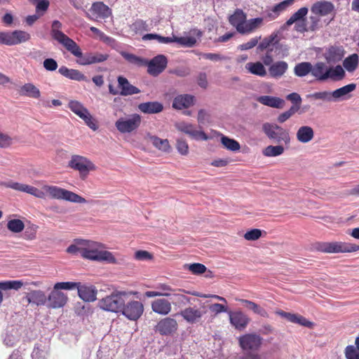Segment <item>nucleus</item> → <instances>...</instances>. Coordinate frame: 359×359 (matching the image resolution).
I'll return each instance as SVG.
<instances>
[{
  "label": "nucleus",
  "mask_w": 359,
  "mask_h": 359,
  "mask_svg": "<svg viewBox=\"0 0 359 359\" xmlns=\"http://www.w3.org/2000/svg\"><path fill=\"white\" fill-rule=\"evenodd\" d=\"M0 185L10 188L13 190L29 194L39 198H44L46 193L54 199L65 200L67 201L76 203H86V200L82 196L61 187L53 185H44L43 191L40 190L33 186L25 184H22L13 181L1 182Z\"/></svg>",
  "instance_id": "nucleus-1"
},
{
  "label": "nucleus",
  "mask_w": 359,
  "mask_h": 359,
  "mask_svg": "<svg viewBox=\"0 0 359 359\" xmlns=\"http://www.w3.org/2000/svg\"><path fill=\"white\" fill-rule=\"evenodd\" d=\"M311 76L316 81L324 82L329 79L338 81L346 77L344 69L339 65L334 67H328L323 62H317L312 64Z\"/></svg>",
  "instance_id": "nucleus-2"
},
{
  "label": "nucleus",
  "mask_w": 359,
  "mask_h": 359,
  "mask_svg": "<svg viewBox=\"0 0 359 359\" xmlns=\"http://www.w3.org/2000/svg\"><path fill=\"white\" fill-rule=\"evenodd\" d=\"M82 257L91 261L116 264V259L114 255L105 250L104 245L98 242L88 241L87 245L82 250Z\"/></svg>",
  "instance_id": "nucleus-3"
},
{
  "label": "nucleus",
  "mask_w": 359,
  "mask_h": 359,
  "mask_svg": "<svg viewBox=\"0 0 359 359\" xmlns=\"http://www.w3.org/2000/svg\"><path fill=\"white\" fill-rule=\"evenodd\" d=\"M128 297V292L116 291L100 299L98 302V306L104 311L121 313Z\"/></svg>",
  "instance_id": "nucleus-4"
},
{
  "label": "nucleus",
  "mask_w": 359,
  "mask_h": 359,
  "mask_svg": "<svg viewBox=\"0 0 359 359\" xmlns=\"http://www.w3.org/2000/svg\"><path fill=\"white\" fill-rule=\"evenodd\" d=\"M189 36L181 37H177L175 35H173L172 37L163 36L158 34L156 41L159 43L164 44L175 42L182 46L192 48L196 45L197 40L202 36V32L197 29H193L189 31Z\"/></svg>",
  "instance_id": "nucleus-5"
},
{
  "label": "nucleus",
  "mask_w": 359,
  "mask_h": 359,
  "mask_svg": "<svg viewBox=\"0 0 359 359\" xmlns=\"http://www.w3.org/2000/svg\"><path fill=\"white\" fill-rule=\"evenodd\" d=\"M71 50H69L73 55L78 57L77 62L81 65H90L95 63H100L106 61L109 58V55L100 53H88L83 54L80 47L76 43L74 44Z\"/></svg>",
  "instance_id": "nucleus-6"
},
{
  "label": "nucleus",
  "mask_w": 359,
  "mask_h": 359,
  "mask_svg": "<svg viewBox=\"0 0 359 359\" xmlns=\"http://www.w3.org/2000/svg\"><path fill=\"white\" fill-rule=\"evenodd\" d=\"M262 130L269 140L275 142H284L285 144L290 142L288 131L276 123H264Z\"/></svg>",
  "instance_id": "nucleus-7"
},
{
  "label": "nucleus",
  "mask_w": 359,
  "mask_h": 359,
  "mask_svg": "<svg viewBox=\"0 0 359 359\" xmlns=\"http://www.w3.org/2000/svg\"><path fill=\"white\" fill-rule=\"evenodd\" d=\"M68 165L72 169L79 171L82 178L86 177L90 171L95 170V165L91 161L80 155H72Z\"/></svg>",
  "instance_id": "nucleus-8"
},
{
  "label": "nucleus",
  "mask_w": 359,
  "mask_h": 359,
  "mask_svg": "<svg viewBox=\"0 0 359 359\" xmlns=\"http://www.w3.org/2000/svg\"><path fill=\"white\" fill-rule=\"evenodd\" d=\"M319 250L326 253L353 252L359 250V245L345 242H330L320 244Z\"/></svg>",
  "instance_id": "nucleus-9"
},
{
  "label": "nucleus",
  "mask_w": 359,
  "mask_h": 359,
  "mask_svg": "<svg viewBox=\"0 0 359 359\" xmlns=\"http://www.w3.org/2000/svg\"><path fill=\"white\" fill-rule=\"evenodd\" d=\"M141 121L140 114H133L128 117L118 118L115 123V126L121 133H130L140 127Z\"/></svg>",
  "instance_id": "nucleus-10"
},
{
  "label": "nucleus",
  "mask_w": 359,
  "mask_h": 359,
  "mask_svg": "<svg viewBox=\"0 0 359 359\" xmlns=\"http://www.w3.org/2000/svg\"><path fill=\"white\" fill-rule=\"evenodd\" d=\"M62 27V25L59 20H53L51 25L50 35L54 40L69 51L76 42L61 31Z\"/></svg>",
  "instance_id": "nucleus-11"
},
{
  "label": "nucleus",
  "mask_w": 359,
  "mask_h": 359,
  "mask_svg": "<svg viewBox=\"0 0 359 359\" xmlns=\"http://www.w3.org/2000/svg\"><path fill=\"white\" fill-rule=\"evenodd\" d=\"M143 312L144 305L141 302L137 300H127L121 314L130 320L136 321L142 316Z\"/></svg>",
  "instance_id": "nucleus-12"
},
{
  "label": "nucleus",
  "mask_w": 359,
  "mask_h": 359,
  "mask_svg": "<svg viewBox=\"0 0 359 359\" xmlns=\"http://www.w3.org/2000/svg\"><path fill=\"white\" fill-rule=\"evenodd\" d=\"M239 345L245 351H257L262 343V338L256 334H245L238 339Z\"/></svg>",
  "instance_id": "nucleus-13"
},
{
  "label": "nucleus",
  "mask_w": 359,
  "mask_h": 359,
  "mask_svg": "<svg viewBox=\"0 0 359 359\" xmlns=\"http://www.w3.org/2000/svg\"><path fill=\"white\" fill-rule=\"evenodd\" d=\"M89 12L86 13L87 17L94 20L105 19L111 15V11L109 6L101 1L93 3L89 9Z\"/></svg>",
  "instance_id": "nucleus-14"
},
{
  "label": "nucleus",
  "mask_w": 359,
  "mask_h": 359,
  "mask_svg": "<svg viewBox=\"0 0 359 359\" xmlns=\"http://www.w3.org/2000/svg\"><path fill=\"white\" fill-rule=\"evenodd\" d=\"M176 128L189 135L192 139L196 140H208L209 137L202 130H198L195 126L189 123L180 122L175 125Z\"/></svg>",
  "instance_id": "nucleus-15"
},
{
  "label": "nucleus",
  "mask_w": 359,
  "mask_h": 359,
  "mask_svg": "<svg viewBox=\"0 0 359 359\" xmlns=\"http://www.w3.org/2000/svg\"><path fill=\"white\" fill-rule=\"evenodd\" d=\"M229 321L238 330H243L249 324L250 319L241 311L228 312Z\"/></svg>",
  "instance_id": "nucleus-16"
},
{
  "label": "nucleus",
  "mask_w": 359,
  "mask_h": 359,
  "mask_svg": "<svg viewBox=\"0 0 359 359\" xmlns=\"http://www.w3.org/2000/svg\"><path fill=\"white\" fill-rule=\"evenodd\" d=\"M205 313V311L198 309L196 306H189L182 310L180 315L187 323L189 324H196L201 320Z\"/></svg>",
  "instance_id": "nucleus-17"
},
{
  "label": "nucleus",
  "mask_w": 359,
  "mask_h": 359,
  "mask_svg": "<svg viewBox=\"0 0 359 359\" xmlns=\"http://www.w3.org/2000/svg\"><path fill=\"white\" fill-rule=\"evenodd\" d=\"M311 11L317 15L326 16L328 15H335V6L330 2L327 1H319L314 3L311 8Z\"/></svg>",
  "instance_id": "nucleus-18"
},
{
  "label": "nucleus",
  "mask_w": 359,
  "mask_h": 359,
  "mask_svg": "<svg viewBox=\"0 0 359 359\" xmlns=\"http://www.w3.org/2000/svg\"><path fill=\"white\" fill-rule=\"evenodd\" d=\"M167 58L163 55H158L151 59L148 63V72L152 76H158L166 67Z\"/></svg>",
  "instance_id": "nucleus-19"
},
{
  "label": "nucleus",
  "mask_w": 359,
  "mask_h": 359,
  "mask_svg": "<svg viewBox=\"0 0 359 359\" xmlns=\"http://www.w3.org/2000/svg\"><path fill=\"white\" fill-rule=\"evenodd\" d=\"M67 301V297L64 292L53 288L47 297V306L52 309L62 308Z\"/></svg>",
  "instance_id": "nucleus-20"
},
{
  "label": "nucleus",
  "mask_w": 359,
  "mask_h": 359,
  "mask_svg": "<svg viewBox=\"0 0 359 359\" xmlns=\"http://www.w3.org/2000/svg\"><path fill=\"white\" fill-rule=\"evenodd\" d=\"M177 329L176 320L171 318H165L161 320L156 326V331L162 335H169Z\"/></svg>",
  "instance_id": "nucleus-21"
},
{
  "label": "nucleus",
  "mask_w": 359,
  "mask_h": 359,
  "mask_svg": "<svg viewBox=\"0 0 359 359\" xmlns=\"http://www.w3.org/2000/svg\"><path fill=\"white\" fill-rule=\"evenodd\" d=\"M345 50L342 46H330L326 49L324 57L327 63H336L344 57Z\"/></svg>",
  "instance_id": "nucleus-22"
},
{
  "label": "nucleus",
  "mask_w": 359,
  "mask_h": 359,
  "mask_svg": "<svg viewBox=\"0 0 359 359\" xmlns=\"http://www.w3.org/2000/svg\"><path fill=\"white\" fill-rule=\"evenodd\" d=\"M355 88L356 84L352 83L332 91L334 102L348 100L351 97L350 93Z\"/></svg>",
  "instance_id": "nucleus-23"
},
{
  "label": "nucleus",
  "mask_w": 359,
  "mask_h": 359,
  "mask_svg": "<svg viewBox=\"0 0 359 359\" xmlns=\"http://www.w3.org/2000/svg\"><path fill=\"white\" fill-rule=\"evenodd\" d=\"M78 294L85 302H93L96 299L97 290L93 285H81L78 283Z\"/></svg>",
  "instance_id": "nucleus-24"
},
{
  "label": "nucleus",
  "mask_w": 359,
  "mask_h": 359,
  "mask_svg": "<svg viewBox=\"0 0 359 359\" xmlns=\"http://www.w3.org/2000/svg\"><path fill=\"white\" fill-rule=\"evenodd\" d=\"M152 311L159 315H168L172 310L170 301L165 299H157L151 302Z\"/></svg>",
  "instance_id": "nucleus-25"
},
{
  "label": "nucleus",
  "mask_w": 359,
  "mask_h": 359,
  "mask_svg": "<svg viewBox=\"0 0 359 359\" xmlns=\"http://www.w3.org/2000/svg\"><path fill=\"white\" fill-rule=\"evenodd\" d=\"M118 86L121 91L119 94L123 96L132 95L140 93V90L130 83L128 80L123 76L118 77Z\"/></svg>",
  "instance_id": "nucleus-26"
},
{
  "label": "nucleus",
  "mask_w": 359,
  "mask_h": 359,
  "mask_svg": "<svg viewBox=\"0 0 359 359\" xmlns=\"http://www.w3.org/2000/svg\"><path fill=\"white\" fill-rule=\"evenodd\" d=\"M58 72L63 76L77 81H88L87 77L78 69H69L65 66L59 68Z\"/></svg>",
  "instance_id": "nucleus-27"
},
{
  "label": "nucleus",
  "mask_w": 359,
  "mask_h": 359,
  "mask_svg": "<svg viewBox=\"0 0 359 359\" xmlns=\"http://www.w3.org/2000/svg\"><path fill=\"white\" fill-rule=\"evenodd\" d=\"M194 97L189 94L180 95L172 102V107L176 109H187L194 104Z\"/></svg>",
  "instance_id": "nucleus-28"
},
{
  "label": "nucleus",
  "mask_w": 359,
  "mask_h": 359,
  "mask_svg": "<svg viewBox=\"0 0 359 359\" xmlns=\"http://www.w3.org/2000/svg\"><path fill=\"white\" fill-rule=\"evenodd\" d=\"M138 109L144 114H158L163 111V104L157 101L142 102L138 104Z\"/></svg>",
  "instance_id": "nucleus-29"
},
{
  "label": "nucleus",
  "mask_w": 359,
  "mask_h": 359,
  "mask_svg": "<svg viewBox=\"0 0 359 359\" xmlns=\"http://www.w3.org/2000/svg\"><path fill=\"white\" fill-rule=\"evenodd\" d=\"M25 298L29 304L36 306L44 305L47 302V297L41 290H32L27 294Z\"/></svg>",
  "instance_id": "nucleus-30"
},
{
  "label": "nucleus",
  "mask_w": 359,
  "mask_h": 359,
  "mask_svg": "<svg viewBox=\"0 0 359 359\" xmlns=\"http://www.w3.org/2000/svg\"><path fill=\"white\" fill-rule=\"evenodd\" d=\"M314 137V131L311 126H301L297 131V140L303 144L309 142Z\"/></svg>",
  "instance_id": "nucleus-31"
},
{
  "label": "nucleus",
  "mask_w": 359,
  "mask_h": 359,
  "mask_svg": "<svg viewBox=\"0 0 359 359\" xmlns=\"http://www.w3.org/2000/svg\"><path fill=\"white\" fill-rule=\"evenodd\" d=\"M10 46H15L28 41L31 39V35L22 30H14L10 32Z\"/></svg>",
  "instance_id": "nucleus-32"
},
{
  "label": "nucleus",
  "mask_w": 359,
  "mask_h": 359,
  "mask_svg": "<svg viewBox=\"0 0 359 359\" xmlns=\"http://www.w3.org/2000/svg\"><path fill=\"white\" fill-rule=\"evenodd\" d=\"M294 0H284L282 2L276 4L267 13L269 20H275L279 15L285 11L290 6L294 3Z\"/></svg>",
  "instance_id": "nucleus-33"
},
{
  "label": "nucleus",
  "mask_w": 359,
  "mask_h": 359,
  "mask_svg": "<svg viewBox=\"0 0 359 359\" xmlns=\"http://www.w3.org/2000/svg\"><path fill=\"white\" fill-rule=\"evenodd\" d=\"M257 101L264 105L277 109L282 108L284 104L283 99L269 95L259 96L257 98Z\"/></svg>",
  "instance_id": "nucleus-34"
},
{
  "label": "nucleus",
  "mask_w": 359,
  "mask_h": 359,
  "mask_svg": "<svg viewBox=\"0 0 359 359\" xmlns=\"http://www.w3.org/2000/svg\"><path fill=\"white\" fill-rule=\"evenodd\" d=\"M245 19L246 15L244 12L241 9H237L234 13L229 17V22L236 27L238 32L241 33Z\"/></svg>",
  "instance_id": "nucleus-35"
},
{
  "label": "nucleus",
  "mask_w": 359,
  "mask_h": 359,
  "mask_svg": "<svg viewBox=\"0 0 359 359\" xmlns=\"http://www.w3.org/2000/svg\"><path fill=\"white\" fill-rule=\"evenodd\" d=\"M288 65L285 61H278L273 63L269 68V72L273 78L281 77L287 70Z\"/></svg>",
  "instance_id": "nucleus-36"
},
{
  "label": "nucleus",
  "mask_w": 359,
  "mask_h": 359,
  "mask_svg": "<svg viewBox=\"0 0 359 359\" xmlns=\"http://www.w3.org/2000/svg\"><path fill=\"white\" fill-rule=\"evenodd\" d=\"M49 351V345L44 343H38L35 345L32 353V359H47Z\"/></svg>",
  "instance_id": "nucleus-37"
},
{
  "label": "nucleus",
  "mask_w": 359,
  "mask_h": 359,
  "mask_svg": "<svg viewBox=\"0 0 359 359\" xmlns=\"http://www.w3.org/2000/svg\"><path fill=\"white\" fill-rule=\"evenodd\" d=\"M148 140L158 149L163 151L169 152L170 146L167 139H161L157 136L147 135Z\"/></svg>",
  "instance_id": "nucleus-38"
},
{
  "label": "nucleus",
  "mask_w": 359,
  "mask_h": 359,
  "mask_svg": "<svg viewBox=\"0 0 359 359\" xmlns=\"http://www.w3.org/2000/svg\"><path fill=\"white\" fill-rule=\"evenodd\" d=\"M21 95L37 99L41 96L39 89L33 83H28L23 85L20 90Z\"/></svg>",
  "instance_id": "nucleus-39"
},
{
  "label": "nucleus",
  "mask_w": 359,
  "mask_h": 359,
  "mask_svg": "<svg viewBox=\"0 0 359 359\" xmlns=\"http://www.w3.org/2000/svg\"><path fill=\"white\" fill-rule=\"evenodd\" d=\"M308 12V8L302 7L290 16L284 25L289 27L297 22L306 21V16Z\"/></svg>",
  "instance_id": "nucleus-40"
},
{
  "label": "nucleus",
  "mask_w": 359,
  "mask_h": 359,
  "mask_svg": "<svg viewBox=\"0 0 359 359\" xmlns=\"http://www.w3.org/2000/svg\"><path fill=\"white\" fill-rule=\"evenodd\" d=\"M263 22V18H256L249 20L245 21L244 25L242 27V30L240 34H249L261 26Z\"/></svg>",
  "instance_id": "nucleus-41"
},
{
  "label": "nucleus",
  "mask_w": 359,
  "mask_h": 359,
  "mask_svg": "<svg viewBox=\"0 0 359 359\" xmlns=\"http://www.w3.org/2000/svg\"><path fill=\"white\" fill-rule=\"evenodd\" d=\"M236 300L241 302L245 306V307L252 310L255 313L258 314L262 317H268V313L266 311L255 302L244 299H236Z\"/></svg>",
  "instance_id": "nucleus-42"
},
{
  "label": "nucleus",
  "mask_w": 359,
  "mask_h": 359,
  "mask_svg": "<svg viewBox=\"0 0 359 359\" xmlns=\"http://www.w3.org/2000/svg\"><path fill=\"white\" fill-rule=\"evenodd\" d=\"M245 69L254 75L259 76H265L266 75V69L260 62H248L245 65Z\"/></svg>",
  "instance_id": "nucleus-43"
},
{
  "label": "nucleus",
  "mask_w": 359,
  "mask_h": 359,
  "mask_svg": "<svg viewBox=\"0 0 359 359\" xmlns=\"http://www.w3.org/2000/svg\"><path fill=\"white\" fill-rule=\"evenodd\" d=\"M359 64L358 55L351 54L346 57L343 61V67L348 72H353Z\"/></svg>",
  "instance_id": "nucleus-44"
},
{
  "label": "nucleus",
  "mask_w": 359,
  "mask_h": 359,
  "mask_svg": "<svg viewBox=\"0 0 359 359\" xmlns=\"http://www.w3.org/2000/svg\"><path fill=\"white\" fill-rule=\"evenodd\" d=\"M312 64L309 62H302L295 65L294 73L297 76L304 77L309 73L311 74Z\"/></svg>",
  "instance_id": "nucleus-45"
},
{
  "label": "nucleus",
  "mask_w": 359,
  "mask_h": 359,
  "mask_svg": "<svg viewBox=\"0 0 359 359\" xmlns=\"http://www.w3.org/2000/svg\"><path fill=\"white\" fill-rule=\"evenodd\" d=\"M307 97L314 100H322L328 102H334L332 91L328 90L315 92L307 95Z\"/></svg>",
  "instance_id": "nucleus-46"
},
{
  "label": "nucleus",
  "mask_w": 359,
  "mask_h": 359,
  "mask_svg": "<svg viewBox=\"0 0 359 359\" xmlns=\"http://www.w3.org/2000/svg\"><path fill=\"white\" fill-rule=\"evenodd\" d=\"M284 147L282 145H269L264 148L262 151V154L264 156L266 157H276L280 156L284 152Z\"/></svg>",
  "instance_id": "nucleus-47"
},
{
  "label": "nucleus",
  "mask_w": 359,
  "mask_h": 359,
  "mask_svg": "<svg viewBox=\"0 0 359 359\" xmlns=\"http://www.w3.org/2000/svg\"><path fill=\"white\" fill-rule=\"evenodd\" d=\"M156 288L159 290L161 297H171L175 292H182L187 294L188 291L183 289H173L169 285L165 283H159L156 286Z\"/></svg>",
  "instance_id": "nucleus-48"
},
{
  "label": "nucleus",
  "mask_w": 359,
  "mask_h": 359,
  "mask_svg": "<svg viewBox=\"0 0 359 359\" xmlns=\"http://www.w3.org/2000/svg\"><path fill=\"white\" fill-rule=\"evenodd\" d=\"M221 143L226 149L231 151H238L241 148L238 141L223 135L221 137Z\"/></svg>",
  "instance_id": "nucleus-49"
},
{
  "label": "nucleus",
  "mask_w": 359,
  "mask_h": 359,
  "mask_svg": "<svg viewBox=\"0 0 359 359\" xmlns=\"http://www.w3.org/2000/svg\"><path fill=\"white\" fill-rule=\"evenodd\" d=\"M69 108L76 114L79 118L86 113L88 109L86 108L80 102L76 100H71L68 104Z\"/></svg>",
  "instance_id": "nucleus-50"
},
{
  "label": "nucleus",
  "mask_w": 359,
  "mask_h": 359,
  "mask_svg": "<svg viewBox=\"0 0 359 359\" xmlns=\"http://www.w3.org/2000/svg\"><path fill=\"white\" fill-rule=\"evenodd\" d=\"M130 29L135 33H142L150 29L149 25L146 21L141 19L136 20L131 25Z\"/></svg>",
  "instance_id": "nucleus-51"
},
{
  "label": "nucleus",
  "mask_w": 359,
  "mask_h": 359,
  "mask_svg": "<svg viewBox=\"0 0 359 359\" xmlns=\"http://www.w3.org/2000/svg\"><path fill=\"white\" fill-rule=\"evenodd\" d=\"M7 228L11 232L20 233L24 229L25 224L21 219H13L8 222Z\"/></svg>",
  "instance_id": "nucleus-52"
},
{
  "label": "nucleus",
  "mask_w": 359,
  "mask_h": 359,
  "mask_svg": "<svg viewBox=\"0 0 359 359\" xmlns=\"http://www.w3.org/2000/svg\"><path fill=\"white\" fill-rule=\"evenodd\" d=\"M23 285H24V283L22 280H19L3 281V282H0V289L4 290H11V289L18 290Z\"/></svg>",
  "instance_id": "nucleus-53"
},
{
  "label": "nucleus",
  "mask_w": 359,
  "mask_h": 359,
  "mask_svg": "<svg viewBox=\"0 0 359 359\" xmlns=\"http://www.w3.org/2000/svg\"><path fill=\"white\" fill-rule=\"evenodd\" d=\"M114 355V351L108 346H100L97 351V359H113Z\"/></svg>",
  "instance_id": "nucleus-54"
},
{
  "label": "nucleus",
  "mask_w": 359,
  "mask_h": 359,
  "mask_svg": "<svg viewBox=\"0 0 359 359\" xmlns=\"http://www.w3.org/2000/svg\"><path fill=\"white\" fill-rule=\"evenodd\" d=\"M291 323H296L299 325H302V326H304L306 327H309V328L313 327V326L314 325L313 323L307 320L304 316L299 315V314H295V313H294L293 318H292V320Z\"/></svg>",
  "instance_id": "nucleus-55"
},
{
  "label": "nucleus",
  "mask_w": 359,
  "mask_h": 359,
  "mask_svg": "<svg viewBox=\"0 0 359 359\" xmlns=\"http://www.w3.org/2000/svg\"><path fill=\"white\" fill-rule=\"evenodd\" d=\"M81 118L93 130L95 131L98 129V126L95 118L92 116L88 110L82 116Z\"/></svg>",
  "instance_id": "nucleus-56"
},
{
  "label": "nucleus",
  "mask_w": 359,
  "mask_h": 359,
  "mask_svg": "<svg viewBox=\"0 0 359 359\" xmlns=\"http://www.w3.org/2000/svg\"><path fill=\"white\" fill-rule=\"evenodd\" d=\"M78 283L76 282H58L54 285L53 287L58 291L60 290H71L77 288Z\"/></svg>",
  "instance_id": "nucleus-57"
},
{
  "label": "nucleus",
  "mask_w": 359,
  "mask_h": 359,
  "mask_svg": "<svg viewBox=\"0 0 359 359\" xmlns=\"http://www.w3.org/2000/svg\"><path fill=\"white\" fill-rule=\"evenodd\" d=\"M13 143V138L7 133L0 131V148H8Z\"/></svg>",
  "instance_id": "nucleus-58"
},
{
  "label": "nucleus",
  "mask_w": 359,
  "mask_h": 359,
  "mask_svg": "<svg viewBox=\"0 0 359 359\" xmlns=\"http://www.w3.org/2000/svg\"><path fill=\"white\" fill-rule=\"evenodd\" d=\"M121 55L123 57L124 59H126L127 61H128L129 62H130L132 64L141 65L144 63L143 59H142L140 57H137V55H135L134 54L122 52Z\"/></svg>",
  "instance_id": "nucleus-59"
},
{
  "label": "nucleus",
  "mask_w": 359,
  "mask_h": 359,
  "mask_svg": "<svg viewBox=\"0 0 359 359\" xmlns=\"http://www.w3.org/2000/svg\"><path fill=\"white\" fill-rule=\"evenodd\" d=\"M176 147L177 149V151L181 155H187L189 153V146L187 142L183 140V139H177V144Z\"/></svg>",
  "instance_id": "nucleus-60"
},
{
  "label": "nucleus",
  "mask_w": 359,
  "mask_h": 359,
  "mask_svg": "<svg viewBox=\"0 0 359 359\" xmlns=\"http://www.w3.org/2000/svg\"><path fill=\"white\" fill-rule=\"evenodd\" d=\"M276 34H271L267 38H265L261 41L257 47V49L262 51L270 46V45L276 39Z\"/></svg>",
  "instance_id": "nucleus-61"
},
{
  "label": "nucleus",
  "mask_w": 359,
  "mask_h": 359,
  "mask_svg": "<svg viewBox=\"0 0 359 359\" xmlns=\"http://www.w3.org/2000/svg\"><path fill=\"white\" fill-rule=\"evenodd\" d=\"M209 309L212 313H214L215 315H217L221 313H227L229 311H228V308L226 306L219 304V303H215L211 304L209 306Z\"/></svg>",
  "instance_id": "nucleus-62"
},
{
  "label": "nucleus",
  "mask_w": 359,
  "mask_h": 359,
  "mask_svg": "<svg viewBox=\"0 0 359 359\" xmlns=\"http://www.w3.org/2000/svg\"><path fill=\"white\" fill-rule=\"evenodd\" d=\"M262 236V231L261 230L258 229H251L250 231H248L244 234V238L247 241H256L258 238H259Z\"/></svg>",
  "instance_id": "nucleus-63"
},
{
  "label": "nucleus",
  "mask_w": 359,
  "mask_h": 359,
  "mask_svg": "<svg viewBox=\"0 0 359 359\" xmlns=\"http://www.w3.org/2000/svg\"><path fill=\"white\" fill-rule=\"evenodd\" d=\"M346 359H359L358 350L352 345L348 346L345 349Z\"/></svg>",
  "instance_id": "nucleus-64"
}]
</instances>
